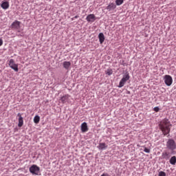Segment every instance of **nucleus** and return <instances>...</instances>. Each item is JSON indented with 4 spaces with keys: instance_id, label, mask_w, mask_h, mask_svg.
Wrapping results in <instances>:
<instances>
[{
    "instance_id": "nucleus-1",
    "label": "nucleus",
    "mask_w": 176,
    "mask_h": 176,
    "mask_svg": "<svg viewBox=\"0 0 176 176\" xmlns=\"http://www.w3.org/2000/svg\"><path fill=\"white\" fill-rule=\"evenodd\" d=\"M170 122L168 118H164L160 122L159 126L164 135H167L170 132Z\"/></svg>"
},
{
    "instance_id": "nucleus-2",
    "label": "nucleus",
    "mask_w": 176,
    "mask_h": 176,
    "mask_svg": "<svg viewBox=\"0 0 176 176\" xmlns=\"http://www.w3.org/2000/svg\"><path fill=\"white\" fill-rule=\"evenodd\" d=\"M166 147L168 150L170 151V155H176V142L175 141V140L172 138L168 139L166 142Z\"/></svg>"
},
{
    "instance_id": "nucleus-3",
    "label": "nucleus",
    "mask_w": 176,
    "mask_h": 176,
    "mask_svg": "<svg viewBox=\"0 0 176 176\" xmlns=\"http://www.w3.org/2000/svg\"><path fill=\"white\" fill-rule=\"evenodd\" d=\"M130 76L129 72H126L125 74L122 76L121 80L119 82V85H118V87L121 88L123 87L126 82L127 80H129Z\"/></svg>"
},
{
    "instance_id": "nucleus-4",
    "label": "nucleus",
    "mask_w": 176,
    "mask_h": 176,
    "mask_svg": "<svg viewBox=\"0 0 176 176\" xmlns=\"http://www.w3.org/2000/svg\"><path fill=\"white\" fill-rule=\"evenodd\" d=\"M8 65L12 69H14L15 72H19V65L16 64L14 59H10L8 63Z\"/></svg>"
},
{
    "instance_id": "nucleus-5",
    "label": "nucleus",
    "mask_w": 176,
    "mask_h": 176,
    "mask_svg": "<svg viewBox=\"0 0 176 176\" xmlns=\"http://www.w3.org/2000/svg\"><path fill=\"white\" fill-rule=\"evenodd\" d=\"M40 171V168L36 165L33 164L30 168V172L33 175H38V173Z\"/></svg>"
},
{
    "instance_id": "nucleus-6",
    "label": "nucleus",
    "mask_w": 176,
    "mask_h": 176,
    "mask_svg": "<svg viewBox=\"0 0 176 176\" xmlns=\"http://www.w3.org/2000/svg\"><path fill=\"white\" fill-rule=\"evenodd\" d=\"M164 80L166 86H171V85H173V80L172 76L170 75H165L164 76Z\"/></svg>"
},
{
    "instance_id": "nucleus-7",
    "label": "nucleus",
    "mask_w": 176,
    "mask_h": 176,
    "mask_svg": "<svg viewBox=\"0 0 176 176\" xmlns=\"http://www.w3.org/2000/svg\"><path fill=\"white\" fill-rule=\"evenodd\" d=\"M69 98L70 96L69 94H65L63 96L60 97V99H59V100H60V102H62V104H65L69 101Z\"/></svg>"
},
{
    "instance_id": "nucleus-8",
    "label": "nucleus",
    "mask_w": 176,
    "mask_h": 176,
    "mask_svg": "<svg viewBox=\"0 0 176 176\" xmlns=\"http://www.w3.org/2000/svg\"><path fill=\"white\" fill-rule=\"evenodd\" d=\"M85 19H87V21L89 23H93L96 21V16L94 14H88Z\"/></svg>"
},
{
    "instance_id": "nucleus-9",
    "label": "nucleus",
    "mask_w": 176,
    "mask_h": 176,
    "mask_svg": "<svg viewBox=\"0 0 176 176\" xmlns=\"http://www.w3.org/2000/svg\"><path fill=\"white\" fill-rule=\"evenodd\" d=\"M97 148L99 149V151H104L108 148V145H107L104 142H100L99 143V145H98Z\"/></svg>"
},
{
    "instance_id": "nucleus-10",
    "label": "nucleus",
    "mask_w": 176,
    "mask_h": 176,
    "mask_svg": "<svg viewBox=\"0 0 176 176\" xmlns=\"http://www.w3.org/2000/svg\"><path fill=\"white\" fill-rule=\"evenodd\" d=\"M89 131L87 123L84 122L81 124V132L87 133Z\"/></svg>"
},
{
    "instance_id": "nucleus-11",
    "label": "nucleus",
    "mask_w": 176,
    "mask_h": 176,
    "mask_svg": "<svg viewBox=\"0 0 176 176\" xmlns=\"http://www.w3.org/2000/svg\"><path fill=\"white\" fill-rule=\"evenodd\" d=\"M20 25H21V22L19 21H15L14 22L12 23L11 27L13 29L15 30H19L20 28Z\"/></svg>"
},
{
    "instance_id": "nucleus-12",
    "label": "nucleus",
    "mask_w": 176,
    "mask_h": 176,
    "mask_svg": "<svg viewBox=\"0 0 176 176\" xmlns=\"http://www.w3.org/2000/svg\"><path fill=\"white\" fill-rule=\"evenodd\" d=\"M17 116L19 118L18 126L19 128H21L23 125V118L20 113L17 114Z\"/></svg>"
},
{
    "instance_id": "nucleus-13",
    "label": "nucleus",
    "mask_w": 176,
    "mask_h": 176,
    "mask_svg": "<svg viewBox=\"0 0 176 176\" xmlns=\"http://www.w3.org/2000/svg\"><path fill=\"white\" fill-rule=\"evenodd\" d=\"M1 7L4 10H7L10 7V3L7 1H3Z\"/></svg>"
},
{
    "instance_id": "nucleus-14",
    "label": "nucleus",
    "mask_w": 176,
    "mask_h": 176,
    "mask_svg": "<svg viewBox=\"0 0 176 176\" xmlns=\"http://www.w3.org/2000/svg\"><path fill=\"white\" fill-rule=\"evenodd\" d=\"M98 36L99 37V43H100V45H102V43L105 41V36L104 34L102 32L99 33V35Z\"/></svg>"
},
{
    "instance_id": "nucleus-15",
    "label": "nucleus",
    "mask_w": 176,
    "mask_h": 176,
    "mask_svg": "<svg viewBox=\"0 0 176 176\" xmlns=\"http://www.w3.org/2000/svg\"><path fill=\"white\" fill-rule=\"evenodd\" d=\"M62 65H63V68L69 71V69H70L71 63L69 61H65V62H63Z\"/></svg>"
},
{
    "instance_id": "nucleus-16",
    "label": "nucleus",
    "mask_w": 176,
    "mask_h": 176,
    "mask_svg": "<svg viewBox=\"0 0 176 176\" xmlns=\"http://www.w3.org/2000/svg\"><path fill=\"white\" fill-rule=\"evenodd\" d=\"M116 8V5L113 3H109L106 9L108 11L113 10Z\"/></svg>"
},
{
    "instance_id": "nucleus-17",
    "label": "nucleus",
    "mask_w": 176,
    "mask_h": 176,
    "mask_svg": "<svg viewBox=\"0 0 176 176\" xmlns=\"http://www.w3.org/2000/svg\"><path fill=\"white\" fill-rule=\"evenodd\" d=\"M162 158L164 160H168L170 158V153L168 152H164L162 153Z\"/></svg>"
},
{
    "instance_id": "nucleus-18",
    "label": "nucleus",
    "mask_w": 176,
    "mask_h": 176,
    "mask_svg": "<svg viewBox=\"0 0 176 176\" xmlns=\"http://www.w3.org/2000/svg\"><path fill=\"white\" fill-rule=\"evenodd\" d=\"M169 163L172 166H175L176 165V156L171 157L169 160Z\"/></svg>"
},
{
    "instance_id": "nucleus-19",
    "label": "nucleus",
    "mask_w": 176,
    "mask_h": 176,
    "mask_svg": "<svg viewBox=\"0 0 176 176\" xmlns=\"http://www.w3.org/2000/svg\"><path fill=\"white\" fill-rule=\"evenodd\" d=\"M40 116H35L34 118V122L36 124H38L40 122Z\"/></svg>"
},
{
    "instance_id": "nucleus-20",
    "label": "nucleus",
    "mask_w": 176,
    "mask_h": 176,
    "mask_svg": "<svg viewBox=\"0 0 176 176\" xmlns=\"http://www.w3.org/2000/svg\"><path fill=\"white\" fill-rule=\"evenodd\" d=\"M113 74V70L111 69H107L106 71V74L108 75L109 76H111Z\"/></svg>"
},
{
    "instance_id": "nucleus-21",
    "label": "nucleus",
    "mask_w": 176,
    "mask_h": 176,
    "mask_svg": "<svg viewBox=\"0 0 176 176\" xmlns=\"http://www.w3.org/2000/svg\"><path fill=\"white\" fill-rule=\"evenodd\" d=\"M115 2L116 6H120L124 3V0H116Z\"/></svg>"
},
{
    "instance_id": "nucleus-22",
    "label": "nucleus",
    "mask_w": 176,
    "mask_h": 176,
    "mask_svg": "<svg viewBox=\"0 0 176 176\" xmlns=\"http://www.w3.org/2000/svg\"><path fill=\"white\" fill-rule=\"evenodd\" d=\"M144 152L146 153H151V150L145 146H144Z\"/></svg>"
},
{
    "instance_id": "nucleus-23",
    "label": "nucleus",
    "mask_w": 176,
    "mask_h": 176,
    "mask_svg": "<svg viewBox=\"0 0 176 176\" xmlns=\"http://www.w3.org/2000/svg\"><path fill=\"white\" fill-rule=\"evenodd\" d=\"M158 176H166V174L164 171H160L158 173Z\"/></svg>"
},
{
    "instance_id": "nucleus-24",
    "label": "nucleus",
    "mask_w": 176,
    "mask_h": 176,
    "mask_svg": "<svg viewBox=\"0 0 176 176\" xmlns=\"http://www.w3.org/2000/svg\"><path fill=\"white\" fill-rule=\"evenodd\" d=\"M160 111V109L159 107H155L153 108V111H155V113H158Z\"/></svg>"
},
{
    "instance_id": "nucleus-25",
    "label": "nucleus",
    "mask_w": 176,
    "mask_h": 176,
    "mask_svg": "<svg viewBox=\"0 0 176 176\" xmlns=\"http://www.w3.org/2000/svg\"><path fill=\"white\" fill-rule=\"evenodd\" d=\"M78 15H76L74 17L72 18V21H74V19H78Z\"/></svg>"
},
{
    "instance_id": "nucleus-26",
    "label": "nucleus",
    "mask_w": 176,
    "mask_h": 176,
    "mask_svg": "<svg viewBox=\"0 0 176 176\" xmlns=\"http://www.w3.org/2000/svg\"><path fill=\"white\" fill-rule=\"evenodd\" d=\"M100 176H109V175L108 173H103Z\"/></svg>"
},
{
    "instance_id": "nucleus-27",
    "label": "nucleus",
    "mask_w": 176,
    "mask_h": 176,
    "mask_svg": "<svg viewBox=\"0 0 176 176\" xmlns=\"http://www.w3.org/2000/svg\"><path fill=\"white\" fill-rule=\"evenodd\" d=\"M2 45H3V40L0 39V47L2 46Z\"/></svg>"
},
{
    "instance_id": "nucleus-28",
    "label": "nucleus",
    "mask_w": 176,
    "mask_h": 176,
    "mask_svg": "<svg viewBox=\"0 0 176 176\" xmlns=\"http://www.w3.org/2000/svg\"><path fill=\"white\" fill-rule=\"evenodd\" d=\"M124 61H122V65H124Z\"/></svg>"
},
{
    "instance_id": "nucleus-29",
    "label": "nucleus",
    "mask_w": 176,
    "mask_h": 176,
    "mask_svg": "<svg viewBox=\"0 0 176 176\" xmlns=\"http://www.w3.org/2000/svg\"><path fill=\"white\" fill-rule=\"evenodd\" d=\"M130 94V91H128V94Z\"/></svg>"
}]
</instances>
